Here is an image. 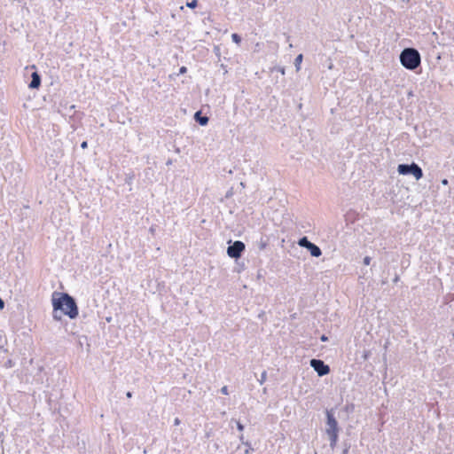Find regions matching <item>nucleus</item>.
<instances>
[{
  "instance_id": "obj_1",
  "label": "nucleus",
  "mask_w": 454,
  "mask_h": 454,
  "mask_svg": "<svg viewBox=\"0 0 454 454\" xmlns=\"http://www.w3.org/2000/svg\"><path fill=\"white\" fill-rule=\"evenodd\" d=\"M52 307L54 310H60L70 319L77 317L79 310L74 297L67 293L54 292L52 294Z\"/></svg>"
},
{
  "instance_id": "obj_2",
  "label": "nucleus",
  "mask_w": 454,
  "mask_h": 454,
  "mask_svg": "<svg viewBox=\"0 0 454 454\" xmlns=\"http://www.w3.org/2000/svg\"><path fill=\"white\" fill-rule=\"evenodd\" d=\"M420 55L414 48H406L400 54L401 64L409 70H414L420 65Z\"/></svg>"
},
{
  "instance_id": "obj_3",
  "label": "nucleus",
  "mask_w": 454,
  "mask_h": 454,
  "mask_svg": "<svg viewBox=\"0 0 454 454\" xmlns=\"http://www.w3.org/2000/svg\"><path fill=\"white\" fill-rule=\"evenodd\" d=\"M338 422L333 413V411H326V428L325 433L327 434L330 440V446L333 449L338 441L339 434Z\"/></svg>"
},
{
  "instance_id": "obj_4",
  "label": "nucleus",
  "mask_w": 454,
  "mask_h": 454,
  "mask_svg": "<svg viewBox=\"0 0 454 454\" xmlns=\"http://www.w3.org/2000/svg\"><path fill=\"white\" fill-rule=\"evenodd\" d=\"M397 171L400 175H412L416 180H419L423 176L422 168L416 163L399 164Z\"/></svg>"
},
{
  "instance_id": "obj_5",
  "label": "nucleus",
  "mask_w": 454,
  "mask_h": 454,
  "mask_svg": "<svg viewBox=\"0 0 454 454\" xmlns=\"http://www.w3.org/2000/svg\"><path fill=\"white\" fill-rule=\"evenodd\" d=\"M298 245L308 249L313 257H319L322 251L318 246L310 242L307 237H302L298 240Z\"/></svg>"
},
{
  "instance_id": "obj_6",
  "label": "nucleus",
  "mask_w": 454,
  "mask_h": 454,
  "mask_svg": "<svg viewBox=\"0 0 454 454\" xmlns=\"http://www.w3.org/2000/svg\"><path fill=\"white\" fill-rule=\"evenodd\" d=\"M245 244L242 241H234L227 247V254L231 258L238 259L241 256V254L245 250Z\"/></svg>"
},
{
  "instance_id": "obj_7",
  "label": "nucleus",
  "mask_w": 454,
  "mask_h": 454,
  "mask_svg": "<svg viewBox=\"0 0 454 454\" xmlns=\"http://www.w3.org/2000/svg\"><path fill=\"white\" fill-rule=\"evenodd\" d=\"M309 364L320 377L330 372L329 365L325 364V362L320 359L313 358L310 360Z\"/></svg>"
},
{
  "instance_id": "obj_8",
  "label": "nucleus",
  "mask_w": 454,
  "mask_h": 454,
  "mask_svg": "<svg viewBox=\"0 0 454 454\" xmlns=\"http://www.w3.org/2000/svg\"><path fill=\"white\" fill-rule=\"evenodd\" d=\"M41 85V77L37 72L31 74V82L28 85L30 89H38Z\"/></svg>"
},
{
  "instance_id": "obj_9",
  "label": "nucleus",
  "mask_w": 454,
  "mask_h": 454,
  "mask_svg": "<svg viewBox=\"0 0 454 454\" xmlns=\"http://www.w3.org/2000/svg\"><path fill=\"white\" fill-rule=\"evenodd\" d=\"M194 119L201 126H205L208 122V117L202 115L200 111L195 113Z\"/></svg>"
},
{
  "instance_id": "obj_10",
  "label": "nucleus",
  "mask_w": 454,
  "mask_h": 454,
  "mask_svg": "<svg viewBox=\"0 0 454 454\" xmlns=\"http://www.w3.org/2000/svg\"><path fill=\"white\" fill-rule=\"evenodd\" d=\"M302 54H299L295 59H294V66L296 67V70L299 71L301 68V63L302 61Z\"/></svg>"
},
{
  "instance_id": "obj_11",
  "label": "nucleus",
  "mask_w": 454,
  "mask_h": 454,
  "mask_svg": "<svg viewBox=\"0 0 454 454\" xmlns=\"http://www.w3.org/2000/svg\"><path fill=\"white\" fill-rule=\"evenodd\" d=\"M267 380V372L266 371H263L261 374V378L258 380L259 383L262 385Z\"/></svg>"
},
{
  "instance_id": "obj_12",
  "label": "nucleus",
  "mask_w": 454,
  "mask_h": 454,
  "mask_svg": "<svg viewBox=\"0 0 454 454\" xmlns=\"http://www.w3.org/2000/svg\"><path fill=\"white\" fill-rule=\"evenodd\" d=\"M231 38L232 41L238 44L240 43L241 42V37L238 34H232Z\"/></svg>"
},
{
  "instance_id": "obj_13",
  "label": "nucleus",
  "mask_w": 454,
  "mask_h": 454,
  "mask_svg": "<svg viewBox=\"0 0 454 454\" xmlns=\"http://www.w3.org/2000/svg\"><path fill=\"white\" fill-rule=\"evenodd\" d=\"M52 317L56 321H60L61 320V316L59 315L58 310H54L53 309Z\"/></svg>"
},
{
  "instance_id": "obj_14",
  "label": "nucleus",
  "mask_w": 454,
  "mask_h": 454,
  "mask_svg": "<svg viewBox=\"0 0 454 454\" xmlns=\"http://www.w3.org/2000/svg\"><path fill=\"white\" fill-rule=\"evenodd\" d=\"M186 6L189 8H195L197 6V0H192L186 3Z\"/></svg>"
},
{
  "instance_id": "obj_15",
  "label": "nucleus",
  "mask_w": 454,
  "mask_h": 454,
  "mask_svg": "<svg viewBox=\"0 0 454 454\" xmlns=\"http://www.w3.org/2000/svg\"><path fill=\"white\" fill-rule=\"evenodd\" d=\"M221 393L223 395H228L229 394V391H228V387L227 386H223L222 388H221Z\"/></svg>"
},
{
  "instance_id": "obj_16",
  "label": "nucleus",
  "mask_w": 454,
  "mask_h": 454,
  "mask_svg": "<svg viewBox=\"0 0 454 454\" xmlns=\"http://www.w3.org/2000/svg\"><path fill=\"white\" fill-rule=\"evenodd\" d=\"M236 425L239 431L242 432L244 430V426L239 421H236Z\"/></svg>"
},
{
  "instance_id": "obj_17",
  "label": "nucleus",
  "mask_w": 454,
  "mask_h": 454,
  "mask_svg": "<svg viewBox=\"0 0 454 454\" xmlns=\"http://www.w3.org/2000/svg\"><path fill=\"white\" fill-rule=\"evenodd\" d=\"M371 260H372V259H371V257H370V256H365V257L364 258V265H369V264H370V262H371Z\"/></svg>"
},
{
  "instance_id": "obj_18",
  "label": "nucleus",
  "mask_w": 454,
  "mask_h": 454,
  "mask_svg": "<svg viewBox=\"0 0 454 454\" xmlns=\"http://www.w3.org/2000/svg\"><path fill=\"white\" fill-rule=\"evenodd\" d=\"M187 72V68L185 67H182L180 69H179V74H185Z\"/></svg>"
},
{
  "instance_id": "obj_19",
  "label": "nucleus",
  "mask_w": 454,
  "mask_h": 454,
  "mask_svg": "<svg viewBox=\"0 0 454 454\" xmlns=\"http://www.w3.org/2000/svg\"><path fill=\"white\" fill-rule=\"evenodd\" d=\"M81 147L82 149H86L88 147V143L86 141H83L82 144H81Z\"/></svg>"
},
{
  "instance_id": "obj_20",
  "label": "nucleus",
  "mask_w": 454,
  "mask_h": 454,
  "mask_svg": "<svg viewBox=\"0 0 454 454\" xmlns=\"http://www.w3.org/2000/svg\"><path fill=\"white\" fill-rule=\"evenodd\" d=\"M180 424V419L178 418H176L174 420V425L178 426Z\"/></svg>"
},
{
  "instance_id": "obj_21",
  "label": "nucleus",
  "mask_w": 454,
  "mask_h": 454,
  "mask_svg": "<svg viewBox=\"0 0 454 454\" xmlns=\"http://www.w3.org/2000/svg\"><path fill=\"white\" fill-rule=\"evenodd\" d=\"M4 307V301L0 298V309H3Z\"/></svg>"
},
{
  "instance_id": "obj_22",
  "label": "nucleus",
  "mask_w": 454,
  "mask_h": 454,
  "mask_svg": "<svg viewBox=\"0 0 454 454\" xmlns=\"http://www.w3.org/2000/svg\"><path fill=\"white\" fill-rule=\"evenodd\" d=\"M442 184L447 185L448 184V180L447 179H442Z\"/></svg>"
},
{
  "instance_id": "obj_23",
  "label": "nucleus",
  "mask_w": 454,
  "mask_h": 454,
  "mask_svg": "<svg viewBox=\"0 0 454 454\" xmlns=\"http://www.w3.org/2000/svg\"><path fill=\"white\" fill-rule=\"evenodd\" d=\"M126 396H127L128 398H130V397L132 396V393H131L130 391H128V392L126 393Z\"/></svg>"
},
{
  "instance_id": "obj_24",
  "label": "nucleus",
  "mask_w": 454,
  "mask_h": 454,
  "mask_svg": "<svg viewBox=\"0 0 454 454\" xmlns=\"http://www.w3.org/2000/svg\"><path fill=\"white\" fill-rule=\"evenodd\" d=\"M321 340H322V341H325V340H327V337H325V335H323V336L321 337Z\"/></svg>"
},
{
  "instance_id": "obj_25",
  "label": "nucleus",
  "mask_w": 454,
  "mask_h": 454,
  "mask_svg": "<svg viewBox=\"0 0 454 454\" xmlns=\"http://www.w3.org/2000/svg\"><path fill=\"white\" fill-rule=\"evenodd\" d=\"M243 443L250 448V444L248 442H243Z\"/></svg>"
},
{
  "instance_id": "obj_26",
  "label": "nucleus",
  "mask_w": 454,
  "mask_h": 454,
  "mask_svg": "<svg viewBox=\"0 0 454 454\" xmlns=\"http://www.w3.org/2000/svg\"><path fill=\"white\" fill-rule=\"evenodd\" d=\"M239 438L241 441H243V434H241Z\"/></svg>"
},
{
  "instance_id": "obj_27",
  "label": "nucleus",
  "mask_w": 454,
  "mask_h": 454,
  "mask_svg": "<svg viewBox=\"0 0 454 454\" xmlns=\"http://www.w3.org/2000/svg\"><path fill=\"white\" fill-rule=\"evenodd\" d=\"M453 336H454V333H453Z\"/></svg>"
}]
</instances>
